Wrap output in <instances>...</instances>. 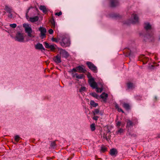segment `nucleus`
I'll return each mask as SVG.
<instances>
[{
    "mask_svg": "<svg viewBox=\"0 0 160 160\" xmlns=\"http://www.w3.org/2000/svg\"><path fill=\"white\" fill-rule=\"evenodd\" d=\"M145 29L148 32L145 37V40L149 42H152L154 40L153 30L151 26L149 23H146L145 24Z\"/></svg>",
    "mask_w": 160,
    "mask_h": 160,
    "instance_id": "1",
    "label": "nucleus"
},
{
    "mask_svg": "<svg viewBox=\"0 0 160 160\" xmlns=\"http://www.w3.org/2000/svg\"><path fill=\"white\" fill-rule=\"evenodd\" d=\"M8 32L9 34L11 37L13 38L15 40L19 42H23L24 40V34L19 32H17L15 37L13 36L12 33L15 32V31L13 30L9 29L8 31Z\"/></svg>",
    "mask_w": 160,
    "mask_h": 160,
    "instance_id": "2",
    "label": "nucleus"
},
{
    "mask_svg": "<svg viewBox=\"0 0 160 160\" xmlns=\"http://www.w3.org/2000/svg\"><path fill=\"white\" fill-rule=\"evenodd\" d=\"M23 26L25 29L26 32L28 34V36L30 38H34V36L33 34L34 32L32 31L30 25L28 24L24 23Z\"/></svg>",
    "mask_w": 160,
    "mask_h": 160,
    "instance_id": "3",
    "label": "nucleus"
},
{
    "mask_svg": "<svg viewBox=\"0 0 160 160\" xmlns=\"http://www.w3.org/2000/svg\"><path fill=\"white\" fill-rule=\"evenodd\" d=\"M89 83L90 86L93 89L96 88V91L98 92H101L102 91V88H99L98 87L97 83L95 82L94 79L93 78H91L89 79Z\"/></svg>",
    "mask_w": 160,
    "mask_h": 160,
    "instance_id": "4",
    "label": "nucleus"
},
{
    "mask_svg": "<svg viewBox=\"0 0 160 160\" xmlns=\"http://www.w3.org/2000/svg\"><path fill=\"white\" fill-rule=\"evenodd\" d=\"M61 45L64 48L69 47L70 45V42L69 38L65 37L63 38L62 41L60 43Z\"/></svg>",
    "mask_w": 160,
    "mask_h": 160,
    "instance_id": "5",
    "label": "nucleus"
},
{
    "mask_svg": "<svg viewBox=\"0 0 160 160\" xmlns=\"http://www.w3.org/2000/svg\"><path fill=\"white\" fill-rule=\"evenodd\" d=\"M138 22V17L137 15L133 13L131 16L129 23H136Z\"/></svg>",
    "mask_w": 160,
    "mask_h": 160,
    "instance_id": "6",
    "label": "nucleus"
},
{
    "mask_svg": "<svg viewBox=\"0 0 160 160\" xmlns=\"http://www.w3.org/2000/svg\"><path fill=\"white\" fill-rule=\"evenodd\" d=\"M86 64L89 68L93 72H97V68L92 63L90 62H87Z\"/></svg>",
    "mask_w": 160,
    "mask_h": 160,
    "instance_id": "7",
    "label": "nucleus"
},
{
    "mask_svg": "<svg viewBox=\"0 0 160 160\" xmlns=\"http://www.w3.org/2000/svg\"><path fill=\"white\" fill-rule=\"evenodd\" d=\"M43 43L46 48L50 49L52 51L54 50L55 49V47L56 46L55 44H49L46 42H44Z\"/></svg>",
    "mask_w": 160,
    "mask_h": 160,
    "instance_id": "8",
    "label": "nucleus"
},
{
    "mask_svg": "<svg viewBox=\"0 0 160 160\" xmlns=\"http://www.w3.org/2000/svg\"><path fill=\"white\" fill-rule=\"evenodd\" d=\"M38 30L40 32V36L42 38L45 37L46 33L47 32L46 29L43 27H40L38 28Z\"/></svg>",
    "mask_w": 160,
    "mask_h": 160,
    "instance_id": "9",
    "label": "nucleus"
},
{
    "mask_svg": "<svg viewBox=\"0 0 160 160\" xmlns=\"http://www.w3.org/2000/svg\"><path fill=\"white\" fill-rule=\"evenodd\" d=\"M60 56H62V57L67 58L69 56V54L67 52L63 49H61L60 50Z\"/></svg>",
    "mask_w": 160,
    "mask_h": 160,
    "instance_id": "10",
    "label": "nucleus"
},
{
    "mask_svg": "<svg viewBox=\"0 0 160 160\" xmlns=\"http://www.w3.org/2000/svg\"><path fill=\"white\" fill-rule=\"evenodd\" d=\"M53 60L54 61L57 63H59L61 62V56L58 54L55 57L53 58Z\"/></svg>",
    "mask_w": 160,
    "mask_h": 160,
    "instance_id": "11",
    "label": "nucleus"
},
{
    "mask_svg": "<svg viewBox=\"0 0 160 160\" xmlns=\"http://www.w3.org/2000/svg\"><path fill=\"white\" fill-rule=\"evenodd\" d=\"M35 48L36 49L41 50H45L44 48L43 47L42 45L40 43L37 44L35 46Z\"/></svg>",
    "mask_w": 160,
    "mask_h": 160,
    "instance_id": "12",
    "label": "nucleus"
},
{
    "mask_svg": "<svg viewBox=\"0 0 160 160\" xmlns=\"http://www.w3.org/2000/svg\"><path fill=\"white\" fill-rule=\"evenodd\" d=\"M111 3V6L112 7H114L118 4V0H110Z\"/></svg>",
    "mask_w": 160,
    "mask_h": 160,
    "instance_id": "13",
    "label": "nucleus"
},
{
    "mask_svg": "<svg viewBox=\"0 0 160 160\" xmlns=\"http://www.w3.org/2000/svg\"><path fill=\"white\" fill-rule=\"evenodd\" d=\"M118 153V152L116 149L115 148H112L110 150V154L112 156H116Z\"/></svg>",
    "mask_w": 160,
    "mask_h": 160,
    "instance_id": "14",
    "label": "nucleus"
},
{
    "mask_svg": "<svg viewBox=\"0 0 160 160\" xmlns=\"http://www.w3.org/2000/svg\"><path fill=\"white\" fill-rule=\"evenodd\" d=\"M83 66H79L77 67L78 72H84L86 70L83 68Z\"/></svg>",
    "mask_w": 160,
    "mask_h": 160,
    "instance_id": "15",
    "label": "nucleus"
},
{
    "mask_svg": "<svg viewBox=\"0 0 160 160\" xmlns=\"http://www.w3.org/2000/svg\"><path fill=\"white\" fill-rule=\"evenodd\" d=\"M127 122V128L129 129V128L132 127L133 125V124L132 122L130 120H128Z\"/></svg>",
    "mask_w": 160,
    "mask_h": 160,
    "instance_id": "16",
    "label": "nucleus"
},
{
    "mask_svg": "<svg viewBox=\"0 0 160 160\" xmlns=\"http://www.w3.org/2000/svg\"><path fill=\"white\" fill-rule=\"evenodd\" d=\"M4 9L8 13H12V10L11 7L7 5L5 6Z\"/></svg>",
    "mask_w": 160,
    "mask_h": 160,
    "instance_id": "17",
    "label": "nucleus"
},
{
    "mask_svg": "<svg viewBox=\"0 0 160 160\" xmlns=\"http://www.w3.org/2000/svg\"><path fill=\"white\" fill-rule=\"evenodd\" d=\"M39 8L44 13H46L48 11L47 8L44 6L41 5L39 7Z\"/></svg>",
    "mask_w": 160,
    "mask_h": 160,
    "instance_id": "18",
    "label": "nucleus"
},
{
    "mask_svg": "<svg viewBox=\"0 0 160 160\" xmlns=\"http://www.w3.org/2000/svg\"><path fill=\"white\" fill-rule=\"evenodd\" d=\"M38 19V16H35L34 17H31L30 18L29 21L32 22H34L37 21Z\"/></svg>",
    "mask_w": 160,
    "mask_h": 160,
    "instance_id": "19",
    "label": "nucleus"
},
{
    "mask_svg": "<svg viewBox=\"0 0 160 160\" xmlns=\"http://www.w3.org/2000/svg\"><path fill=\"white\" fill-rule=\"evenodd\" d=\"M142 58L141 59V60L142 61L143 63L144 64H146L148 60V58L147 57H145L144 56L142 55Z\"/></svg>",
    "mask_w": 160,
    "mask_h": 160,
    "instance_id": "20",
    "label": "nucleus"
},
{
    "mask_svg": "<svg viewBox=\"0 0 160 160\" xmlns=\"http://www.w3.org/2000/svg\"><path fill=\"white\" fill-rule=\"evenodd\" d=\"M101 97L104 100H106L107 98L108 97V94L105 92H103L101 95Z\"/></svg>",
    "mask_w": 160,
    "mask_h": 160,
    "instance_id": "21",
    "label": "nucleus"
},
{
    "mask_svg": "<svg viewBox=\"0 0 160 160\" xmlns=\"http://www.w3.org/2000/svg\"><path fill=\"white\" fill-rule=\"evenodd\" d=\"M90 105L93 107H96L98 106V103H96L94 101L91 100L90 102Z\"/></svg>",
    "mask_w": 160,
    "mask_h": 160,
    "instance_id": "22",
    "label": "nucleus"
},
{
    "mask_svg": "<svg viewBox=\"0 0 160 160\" xmlns=\"http://www.w3.org/2000/svg\"><path fill=\"white\" fill-rule=\"evenodd\" d=\"M87 91V88L85 87L82 86L79 89V91L82 94V92H85Z\"/></svg>",
    "mask_w": 160,
    "mask_h": 160,
    "instance_id": "23",
    "label": "nucleus"
},
{
    "mask_svg": "<svg viewBox=\"0 0 160 160\" xmlns=\"http://www.w3.org/2000/svg\"><path fill=\"white\" fill-rule=\"evenodd\" d=\"M50 146L53 149H54L57 147V145L56 144L55 142L54 141L52 142L50 144Z\"/></svg>",
    "mask_w": 160,
    "mask_h": 160,
    "instance_id": "24",
    "label": "nucleus"
},
{
    "mask_svg": "<svg viewBox=\"0 0 160 160\" xmlns=\"http://www.w3.org/2000/svg\"><path fill=\"white\" fill-rule=\"evenodd\" d=\"M51 23V27L52 28H55L56 25L54 19H52L50 20Z\"/></svg>",
    "mask_w": 160,
    "mask_h": 160,
    "instance_id": "25",
    "label": "nucleus"
},
{
    "mask_svg": "<svg viewBox=\"0 0 160 160\" xmlns=\"http://www.w3.org/2000/svg\"><path fill=\"white\" fill-rule=\"evenodd\" d=\"M100 110L98 109H95L93 112V113L94 115L98 114L99 113Z\"/></svg>",
    "mask_w": 160,
    "mask_h": 160,
    "instance_id": "26",
    "label": "nucleus"
},
{
    "mask_svg": "<svg viewBox=\"0 0 160 160\" xmlns=\"http://www.w3.org/2000/svg\"><path fill=\"white\" fill-rule=\"evenodd\" d=\"M127 86L128 88L132 89L133 88L134 85L131 82H128L127 83Z\"/></svg>",
    "mask_w": 160,
    "mask_h": 160,
    "instance_id": "27",
    "label": "nucleus"
},
{
    "mask_svg": "<svg viewBox=\"0 0 160 160\" xmlns=\"http://www.w3.org/2000/svg\"><path fill=\"white\" fill-rule=\"evenodd\" d=\"M95 124L94 123H92L90 125V128L92 131H94L95 129Z\"/></svg>",
    "mask_w": 160,
    "mask_h": 160,
    "instance_id": "28",
    "label": "nucleus"
},
{
    "mask_svg": "<svg viewBox=\"0 0 160 160\" xmlns=\"http://www.w3.org/2000/svg\"><path fill=\"white\" fill-rule=\"evenodd\" d=\"M76 78L78 79H82L83 77V75L82 74L78 75V73H76Z\"/></svg>",
    "mask_w": 160,
    "mask_h": 160,
    "instance_id": "29",
    "label": "nucleus"
},
{
    "mask_svg": "<svg viewBox=\"0 0 160 160\" xmlns=\"http://www.w3.org/2000/svg\"><path fill=\"white\" fill-rule=\"evenodd\" d=\"M90 95H91L92 97H93L95 98H98V95L95 92H92L90 93Z\"/></svg>",
    "mask_w": 160,
    "mask_h": 160,
    "instance_id": "30",
    "label": "nucleus"
},
{
    "mask_svg": "<svg viewBox=\"0 0 160 160\" xmlns=\"http://www.w3.org/2000/svg\"><path fill=\"white\" fill-rule=\"evenodd\" d=\"M123 106L125 108L127 109H129V106L128 104L124 103L123 104Z\"/></svg>",
    "mask_w": 160,
    "mask_h": 160,
    "instance_id": "31",
    "label": "nucleus"
},
{
    "mask_svg": "<svg viewBox=\"0 0 160 160\" xmlns=\"http://www.w3.org/2000/svg\"><path fill=\"white\" fill-rule=\"evenodd\" d=\"M116 124H117V126L118 127V128H119L120 126L122 125L121 122L120 121H118L117 122ZM122 127H123L124 126V125L122 124Z\"/></svg>",
    "mask_w": 160,
    "mask_h": 160,
    "instance_id": "32",
    "label": "nucleus"
},
{
    "mask_svg": "<svg viewBox=\"0 0 160 160\" xmlns=\"http://www.w3.org/2000/svg\"><path fill=\"white\" fill-rule=\"evenodd\" d=\"M9 26L10 27L13 28H14L16 27L17 25V24L15 23H13L10 24Z\"/></svg>",
    "mask_w": 160,
    "mask_h": 160,
    "instance_id": "33",
    "label": "nucleus"
},
{
    "mask_svg": "<svg viewBox=\"0 0 160 160\" xmlns=\"http://www.w3.org/2000/svg\"><path fill=\"white\" fill-rule=\"evenodd\" d=\"M124 130L122 128H119V129L117 132V134H121L123 132Z\"/></svg>",
    "mask_w": 160,
    "mask_h": 160,
    "instance_id": "34",
    "label": "nucleus"
},
{
    "mask_svg": "<svg viewBox=\"0 0 160 160\" xmlns=\"http://www.w3.org/2000/svg\"><path fill=\"white\" fill-rule=\"evenodd\" d=\"M20 138V137L18 135H16L15 137V140L17 142H18Z\"/></svg>",
    "mask_w": 160,
    "mask_h": 160,
    "instance_id": "35",
    "label": "nucleus"
},
{
    "mask_svg": "<svg viewBox=\"0 0 160 160\" xmlns=\"http://www.w3.org/2000/svg\"><path fill=\"white\" fill-rule=\"evenodd\" d=\"M52 40L53 42H57L58 41V39L54 38H52Z\"/></svg>",
    "mask_w": 160,
    "mask_h": 160,
    "instance_id": "36",
    "label": "nucleus"
},
{
    "mask_svg": "<svg viewBox=\"0 0 160 160\" xmlns=\"http://www.w3.org/2000/svg\"><path fill=\"white\" fill-rule=\"evenodd\" d=\"M106 150L107 148L105 147H102L101 148V150L103 152H105V151H106Z\"/></svg>",
    "mask_w": 160,
    "mask_h": 160,
    "instance_id": "37",
    "label": "nucleus"
},
{
    "mask_svg": "<svg viewBox=\"0 0 160 160\" xmlns=\"http://www.w3.org/2000/svg\"><path fill=\"white\" fill-rule=\"evenodd\" d=\"M30 8H29L27 10V11H26V18H27L28 17V12H29V11L30 10Z\"/></svg>",
    "mask_w": 160,
    "mask_h": 160,
    "instance_id": "38",
    "label": "nucleus"
},
{
    "mask_svg": "<svg viewBox=\"0 0 160 160\" xmlns=\"http://www.w3.org/2000/svg\"><path fill=\"white\" fill-rule=\"evenodd\" d=\"M98 118L99 117L98 116H95L92 118V119L95 120L97 121L98 120Z\"/></svg>",
    "mask_w": 160,
    "mask_h": 160,
    "instance_id": "39",
    "label": "nucleus"
},
{
    "mask_svg": "<svg viewBox=\"0 0 160 160\" xmlns=\"http://www.w3.org/2000/svg\"><path fill=\"white\" fill-rule=\"evenodd\" d=\"M48 32L50 34H52L53 32V31L52 29H50L48 31Z\"/></svg>",
    "mask_w": 160,
    "mask_h": 160,
    "instance_id": "40",
    "label": "nucleus"
},
{
    "mask_svg": "<svg viewBox=\"0 0 160 160\" xmlns=\"http://www.w3.org/2000/svg\"><path fill=\"white\" fill-rule=\"evenodd\" d=\"M62 14V12H57V13H55V15H56L59 16L61 15Z\"/></svg>",
    "mask_w": 160,
    "mask_h": 160,
    "instance_id": "41",
    "label": "nucleus"
},
{
    "mask_svg": "<svg viewBox=\"0 0 160 160\" xmlns=\"http://www.w3.org/2000/svg\"><path fill=\"white\" fill-rule=\"evenodd\" d=\"M8 16L9 18H11L12 17V13H8Z\"/></svg>",
    "mask_w": 160,
    "mask_h": 160,
    "instance_id": "42",
    "label": "nucleus"
},
{
    "mask_svg": "<svg viewBox=\"0 0 160 160\" xmlns=\"http://www.w3.org/2000/svg\"><path fill=\"white\" fill-rule=\"evenodd\" d=\"M72 72H78V70L77 69V67L76 68H73L72 70Z\"/></svg>",
    "mask_w": 160,
    "mask_h": 160,
    "instance_id": "43",
    "label": "nucleus"
},
{
    "mask_svg": "<svg viewBox=\"0 0 160 160\" xmlns=\"http://www.w3.org/2000/svg\"><path fill=\"white\" fill-rule=\"evenodd\" d=\"M118 112H123V111L122 110L121 108H118Z\"/></svg>",
    "mask_w": 160,
    "mask_h": 160,
    "instance_id": "44",
    "label": "nucleus"
},
{
    "mask_svg": "<svg viewBox=\"0 0 160 160\" xmlns=\"http://www.w3.org/2000/svg\"><path fill=\"white\" fill-rule=\"evenodd\" d=\"M72 76L73 77H76V73L74 74L73 73H72Z\"/></svg>",
    "mask_w": 160,
    "mask_h": 160,
    "instance_id": "45",
    "label": "nucleus"
},
{
    "mask_svg": "<svg viewBox=\"0 0 160 160\" xmlns=\"http://www.w3.org/2000/svg\"><path fill=\"white\" fill-rule=\"evenodd\" d=\"M154 67V66L153 65H151L149 66V68L150 69H152Z\"/></svg>",
    "mask_w": 160,
    "mask_h": 160,
    "instance_id": "46",
    "label": "nucleus"
},
{
    "mask_svg": "<svg viewBox=\"0 0 160 160\" xmlns=\"http://www.w3.org/2000/svg\"><path fill=\"white\" fill-rule=\"evenodd\" d=\"M115 107L117 109H118V108H119L118 105L117 104L115 105Z\"/></svg>",
    "mask_w": 160,
    "mask_h": 160,
    "instance_id": "47",
    "label": "nucleus"
},
{
    "mask_svg": "<svg viewBox=\"0 0 160 160\" xmlns=\"http://www.w3.org/2000/svg\"><path fill=\"white\" fill-rule=\"evenodd\" d=\"M158 40L160 41V35H159L158 38Z\"/></svg>",
    "mask_w": 160,
    "mask_h": 160,
    "instance_id": "48",
    "label": "nucleus"
},
{
    "mask_svg": "<svg viewBox=\"0 0 160 160\" xmlns=\"http://www.w3.org/2000/svg\"><path fill=\"white\" fill-rule=\"evenodd\" d=\"M2 25V22L0 21V27Z\"/></svg>",
    "mask_w": 160,
    "mask_h": 160,
    "instance_id": "49",
    "label": "nucleus"
},
{
    "mask_svg": "<svg viewBox=\"0 0 160 160\" xmlns=\"http://www.w3.org/2000/svg\"><path fill=\"white\" fill-rule=\"evenodd\" d=\"M155 99H157V97H155Z\"/></svg>",
    "mask_w": 160,
    "mask_h": 160,
    "instance_id": "50",
    "label": "nucleus"
},
{
    "mask_svg": "<svg viewBox=\"0 0 160 160\" xmlns=\"http://www.w3.org/2000/svg\"><path fill=\"white\" fill-rule=\"evenodd\" d=\"M4 14H5V12H4Z\"/></svg>",
    "mask_w": 160,
    "mask_h": 160,
    "instance_id": "51",
    "label": "nucleus"
},
{
    "mask_svg": "<svg viewBox=\"0 0 160 160\" xmlns=\"http://www.w3.org/2000/svg\"><path fill=\"white\" fill-rule=\"evenodd\" d=\"M158 65H159V64H158V65H157V66H158Z\"/></svg>",
    "mask_w": 160,
    "mask_h": 160,
    "instance_id": "52",
    "label": "nucleus"
}]
</instances>
